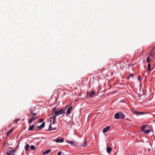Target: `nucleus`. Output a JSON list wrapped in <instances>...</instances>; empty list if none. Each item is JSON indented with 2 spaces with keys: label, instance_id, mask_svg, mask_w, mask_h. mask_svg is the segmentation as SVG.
Listing matches in <instances>:
<instances>
[{
  "label": "nucleus",
  "instance_id": "2f4dec72",
  "mask_svg": "<svg viewBox=\"0 0 155 155\" xmlns=\"http://www.w3.org/2000/svg\"><path fill=\"white\" fill-rule=\"evenodd\" d=\"M141 77L140 76H139L138 77V80L140 81L141 80Z\"/></svg>",
  "mask_w": 155,
  "mask_h": 155
},
{
  "label": "nucleus",
  "instance_id": "f3484780",
  "mask_svg": "<svg viewBox=\"0 0 155 155\" xmlns=\"http://www.w3.org/2000/svg\"><path fill=\"white\" fill-rule=\"evenodd\" d=\"M133 113L136 114H139V112L137 111L136 110H133L132 111Z\"/></svg>",
  "mask_w": 155,
  "mask_h": 155
},
{
  "label": "nucleus",
  "instance_id": "412c9836",
  "mask_svg": "<svg viewBox=\"0 0 155 155\" xmlns=\"http://www.w3.org/2000/svg\"><path fill=\"white\" fill-rule=\"evenodd\" d=\"M19 120V119L18 118L15 119V120L13 121V123H16Z\"/></svg>",
  "mask_w": 155,
  "mask_h": 155
},
{
  "label": "nucleus",
  "instance_id": "c756f323",
  "mask_svg": "<svg viewBox=\"0 0 155 155\" xmlns=\"http://www.w3.org/2000/svg\"><path fill=\"white\" fill-rule=\"evenodd\" d=\"M43 121V119H40V120H39L40 122V123L42 122Z\"/></svg>",
  "mask_w": 155,
  "mask_h": 155
},
{
  "label": "nucleus",
  "instance_id": "20e7f679",
  "mask_svg": "<svg viewBox=\"0 0 155 155\" xmlns=\"http://www.w3.org/2000/svg\"><path fill=\"white\" fill-rule=\"evenodd\" d=\"M73 109L72 106H70L69 107L67 111V114H70L72 110Z\"/></svg>",
  "mask_w": 155,
  "mask_h": 155
},
{
  "label": "nucleus",
  "instance_id": "f257e3e1",
  "mask_svg": "<svg viewBox=\"0 0 155 155\" xmlns=\"http://www.w3.org/2000/svg\"><path fill=\"white\" fill-rule=\"evenodd\" d=\"M67 107L68 106H66V108L65 110H64L63 109H61L59 111H55V112H54V115L52 117L53 118V122H52L53 124L54 123L57 116L60 115L61 114H62L63 113L64 114L65 113V110Z\"/></svg>",
  "mask_w": 155,
  "mask_h": 155
},
{
  "label": "nucleus",
  "instance_id": "dca6fc26",
  "mask_svg": "<svg viewBox=\"0 0 155 155\" xmlns=\"http://www.w3.org/2000/svg\"><path fill=\"white\" fill-rule=\"evenodd\" d=\"M147 125H143L141 127V129L142 131H143L144 130V129L146 127Z\"/></svg>",
  "mask_w": 155,
  "mask_h": 155
},
{
  "label": "nucleus",
  "instance_id": "1a4fd4ad",
  "mask_svg": "<svg viewBox=\"0 0 155 155\" xmlns=\"http://www.w3.org/2000/svg\"><path fill=\"white\" fill-rule=\"evenodd\" d=\"M45 126V122H43L42 124L39 126L38 127V128L40 129L41 128H43Z\"/></svg>",
  "mask_w": 155,
  "mask_h": 155
},
{
  "label": "nucleus",
  "instance_id": "7ed1b4c3",
  "mask_svg": "<svg viewBox=\"0 0 155 155\" xmlns=\"http://www.w3.org/2000/svg\"><path fill=\"white\" fill-rule=\"evenodd\" d=\"M15 151V150H11L8 151L6 152L7 155H13Z\"/></svg>",
  "mask_w": 155,
  "mask_h": 155
},
{
  "label": "nucleus",
  "instance_id": "f8f14e48",
  "mask_svg": "<svg viewBox=\"0 0 155 155\" xmlns=\"http://www.w3.org/2000/svg\"><path fill=\"white\" fill-rule=\"evenodd\" d=\"M66 142L70 143L71 144L72 146H73L74 145V142L73 141H69L68 140H67L66 141Z\"/></svg>",
  "mask_w": 155,
  "mask_h": 155
},
{
  "label": "nucleus",
  "instance_id": "6ab92c4d",
  "mask_svg": "<svg viewBox=\"0 0 155 155\" xmlns=\"http://www.w3.org/2000/svg\"><path fill=\"white\" fill-rule=\"evenodd\" d=\"M29 147V145L28 144H27L26 145V146L25 147V148L26 151H27L28 150Z\"/></svg>",
  "mask_w": 155,
  "mask_h": 155
},
{
  "label": "nucleus",
  "instance_id": "a211bd4d",
  "mask_svg": "<svg viewBox=\"0 0 155 155\" xmlns=\"http://www.w3.org/2000/svg\"><path fill=\"white\" fill-rule=\"evenodd\" d=\"M150 66H151V65H150V64L149 63H148L147 65V68H148V70L150 71H151V69L150 68Z\"/></svg>",
  "mask_w": 155,
  "mask_h": 155
},
{
  "label": "nucleus",
  "instance_id": "39448f33",
  "mask_svg": "<svg viewBox=\"0 0 155 155\" xmlns=\"http://www.w3.org/2000/svg\"><path fill=\"white\" fill-rule=\"evenodd\" d=\"M64 141V139H60L59 138L56 139L55 140V141L57 143H62Z\"/></svg>",
  "mask_w": 155,
  "mask_h": 155
},
{
  "label": "nucleus",
  "instance_id": "cd10ccee",
  "mask_svg": "<svg viewBox=\"0 0 155 155\" xmlns=\"http://www.w3.org/2000/svg\"><path fill=\"white\" fill-rule=\"evenodd\" d=\"M62 151H60L57 154V155H61V154L62 153Z\"/></svg>",
  "mask_w": 155,
  "mask_h": 155
},
{
  "label": "nucleus",
  "instance_id": "2eb2a0df",
  "mask_svg": "<svg viewBox=\"0 0 155 155\" xmlns=\"http://www.w3.org/2000/svg\"><path fill=\"white\" fill-rule=\"evenodd\" d=\"M150 132V130H144L143 131V133L146 134H148Z\"/></svg>",
  "mask_w": 155,
  "mask_h": 155
},
{
  "label": "nucleus",
  "instance_id": "b1692460",
  "mask_svg": "<svg viewBox=\"0 0 155 155\" xmlns=\"http://www.w3.org/2000/svg\"><path fill=\"white\" fill-rule=\"evenodd\" d=\"M12 128L11 129H10V130L7 133V134H9L11 133L12 132Z\"/></svg>",
  "mask_w": 155,
  "mask_h": 155
},
{
  "label": "nucleus",
  "instance_id": "4468645a",
  "mask_svg": "<svg viewBox=\"0 0 155 155\" xmlns=\"http://www.w3.org/2000/svg\"><path fill=\"white\" fill-rule=\"evenodd\" d=\"M35 127V126L34 125H32L31 126H30L29 128H28V130L29 131H32L33 130V128Z\"/></svg>",
  "mask_w": 155,
  "mask_h": 155
},
{
  "label": "nucleus",
  "instance_id": "bb28decb",
  "mask_svg": "<svg viewBox=\"0 0 155 155\" xmlns=\"http://www.w3.org/2000/svg\"><path fill=\"white\" fill-rule=\"evenodd\" d=\"M53 117H51L50 118H49V119H50V122L52 123V122H53V118H52Z\"/></svg>",
  "mask_w": 155,
  "mask_h": 155
},
{
  "label": "nucleus",
  "instance_id": "393cba45",
  "mask_svg": "<svg viewBox=\"0 0 155 155\" xmlns=\"http://www.w3.org/2000/svg\"><path fill=\"white\" fill-rule=\"evenodd\" d=\"M30 114H32L34 116H35L36 114H37L36 113H33V112H32V111H30Z\"/></svg>",
  "mask_w": 155,
  "mask_h": 155
},
{
  "label": "nucleus",
  "instance_id": "ddd939ff",
  "mask_svg": "<svg viewBox=\"0 0 155 155\" xmlns=\"http://www.w3.org/2000/svg\"><path fill=\"white\" fill-rule=\"evenodd\" d=\"M50 150H46L43 153V154L45 155V154H48L50 152Z\"/></svg>",
  "mask_w": 155,
  "mask_h": 155
},
{
  "label": "nucleus",
  "instance_id": "a878e982",
  "mask_svg": "<svg viewBox=\"0 0 155 155\" xmlns=\"http://www.w3.org/2000/svg\"><path fill=\"white\" fill-rule=\"evenodd\" d=\"M56 108V107L52 108V110L53 111L52 113H53L54 112H55L54 111L55 110Z\"/></svg>",
  "mask_w": 155,
  "mask_h": 155
},
{
  "label": "nucleus",
  "instance_id": "aec40b11",
  "mask_svg": "<svg viewBox=\"0 0 155 155\" xmlns=\"http://www.w3.org/2000/svg\"><path fill=\"white\" fill-rule=\"evenodd\" d=\"M30 148L32 150H35V147L33 145H31V146H30Z\"/></svg>",
  "mask_w": 155,
  "mask_h": 155
},
{
  "label": "nucleus",
  "instance_id": "7c9ffc66",
  "mask_svg": "<svg viewBox=\"0 0 155 155\" xmlns=\"http://www.w3.org/2000/svg\"><path fill=\"white\" fill-rule=\"evenodd\" d=\"M144 113L145 112H139V114H142Z\"/></svg>",
  "mask_w": 155,
  "mask_h": 155
},
{
  "label": "nucleus",
  "instance_id": "9b49d317",
  "mask_svg": "<svg viewBox=\"0 0 155 155\" xmlns=\"http://www.w3.org/2000/svg\"><path fill=\"white\" fill-rule=\"evenodd\" d=\"M111 150H112L111 148L108 147H107V152L108 153H110L111 152Z\"/></svg>",
  "mask_w": 155,
  "mask_h": 155
},
{
  "label": "nucleus",
  "instance_id": "5701e85b",
  "mask_svg": "<svg viewBox=\"0 0 155 155\" xmlns=\"http://www.w3.org/2000/svg\"><path fill=\"white\" fill-rule=\"evenodd\" d=\"M87 144V143L86 141H84V143L82 144V147H85Z\"/></svg>",
  "mask_w": 155,
  "mask_h": 155
},
{
  "label": "nucleus",
  "instance_id": "473e14b6",
  "mask_svg": "<svg viewBox=\"0 0 155 155\" xmlns=\"http://www.w3.org/2000/svg\"><path fill=\"white\" fill-rule=\"evenodd\" d=\"M18 147H19V145H18L17 146V147H15V149L14 150H15V151H16L17 149V148H18Z\"/></svg>",
  "mask_w": 155,
  "mask_h": 155
},
{
  "label": "nucleus",
  "instance_id": "c85d7f7f",
  "mask_svg": "<svg viewBox=\"0 0 155 155\" xmlns=\"http://www.w3.org/2000/svg\"><path fill=\"white\" fill-rule=\"evenodd\" d=\"M133 76H134V75L132 74H130L129 75V76L128 77V79H130V77H133Z\"/></svg>",
  "mask_w": 155,
  "mask_h": 155
},
{
  "label": "nucleus",
  "instance_id": "9d476101",
  "mask_svg": "<svg viewBox=\"0 0 155 155\" xmlns=\"http://www.w3.org/2000/svg\"><path fill=\"white\" fill-rule=\"evenodd\" d=\"M56 129V128H53L52 127H51V124L49 127V129L48 130H55Z\"/></svg>",
  "mask_w": 155,
  "mask_h": 155
},
{
  "label": "nucleus",
  "instance_id": "423d86ee",
  "mask_svg": "<svg viewBox=\"0 0 155 155\" xmlns=\"http://www.w3.org/2000/svg\"><path fill=\"white\" fill-rule=\"evenodd\" d=\"M110 128V127L109 126H107L105 128H104L103 130V132L104 133L107 132Z\"/></svg>",
  "mask_w": 155,
  "mask_h": 155
},
{
  "label": "nucleus",
  "instance_id": "6e6552de",
  "mask_svg": "<svg viewBox=\"0 0 155 155\" xmlns=\"http://www.w3.org/2000/svg\"><path fill=\"white\" fill-rule=\"evenodd\" d=\"M37 118L36 117H32L31 119L30 120L28 119V123L30 124L33 121V120H36Z\"/></svg>",
  "mask_w": 155,
  "mask_h": 155
},
{
  "label": "nucleus",
  "instance_id": "4be33fe9",
  "mask_svg": "<svg viewBox=\"0 0 155 155\" xmlns=\"http://www.w3.org/2000/svg\"><path fill=\"white\" fill-rule=\"evenodd\" d=\"M146 61H147L149 63L150 61V58L149 56H148L147 57Z\"/></svg>",
  "mask_w": 155,
  "mask_h": 155
},
{
  "label": "nucleus",
  "instance_id": "0eeeda50",
  "mask_svg": "<svg viewBox=\"0 0 155 155\" xmlns=\"http://www.w3.org/2000/svg\"><path fill=\"white\" fill-rule=\"evenodd\" d=\"M95 94V92L94 91H92L90 93L87 92V94L90 97H92V96Z\"/></svg>",
  "mask_w": 155,
  "mask_h": 155
},
{
  "label": "nucleus",
  "instance_id": "f03ea898",
  "mask_svg": "<svg viewBox=\"0 0 155 155\" xmlns=\"http://www.w3.org/2000/svg\"><path fill=\"white\" fill-rule=\"evenodd\" d=\"M125 117V115L121 112L117 113L114 115V118L116 119H123Z\"/></svg>",
  "mask_w": 155,
  "mask_h": 155
}]
</instances>
